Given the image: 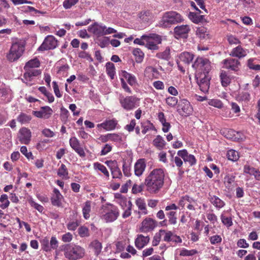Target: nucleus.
<instances>
[{
	"instance_id": "nucleus-1",
	"label": "nucleus",
	"mask_w": 260,
	"mask_h": 260,
	"mask_svg": "<svg viewBox=\"0 0 260 260\" xmlns=\"http://www.w3.org/2000/svg\"><path fill=\"white\" fill-rule=\"evenodd\" d=\"M164 177L165 174L162 169H154L145 180L147 190L152 193L157 192L164 185Z\"/></svg>"
},
{
	"instance_id": "nucleus-2",
	"label": "nucleus",
	"mask_w": 260,
	"mask_h": 260,
	"mask_svg": "<svg viewBox=\"0 0 260 260\" xmlns=\"http://www.w3.org/2000/svg\"><path fill=\"white\" fill-rule=\"evenodd\" d=\"M61 250L64 252L66 258L69 260H77L83 258L85 255V249L81 246L67 244L61 246Z\"/></svg>"
},
{
	"instance_id": "nucleus-3",
	"label": "nucleus",
	"mask_w": 260,
	"mask_h": 260,
	"mask_svg": "<svg viewBox=\"0 0 260 260\" xmlns=\"http://www.w3.org/2000/svg\"><path fill=\"white\" fill-rule=\"evenodd\" d=\"M183 20L181 15L175 11H170L164 14L159 22V26L166 28L172 25L181 22Z\"/></svg>"
},
{
	"instance_id": "nucleus-4",
	"label": "nucleus",
	"mask_w": 260,
	"mask_h": 260,
	"mask_svg": "<svg viewBox=\"0 0 260 260\" xmlns=\"http://www.w3.org/2000/svg\"><path fill=\"white\" fill-rule=\"evenodd\" d=\"M24 50V45L19 42L13 43L7 55V59L12 62L17 60L22 54Z\"/></svg>"
},
{
	"instance_id": "nucleus-5",
	"label": "nucleus",
	"mask_w": 260,
	"mask_h": 260,
	"mask_svg": "<svg viewBox=\"0 0 260 260\" xmlns=\"http://www.w3.org/2000/svg\"><path fill=\"white\" fill-rule=\"evenodd\" d=\"M192 66L196 70V74H209L211 70L210 62L208 59L206 58H197Z\"/></svg>"
},
{
	"instance_id": "nucleus-6",
	"label": "nucleus",
	"mask_w": 260,
	"mask_h": 260,
	"mask_svg": "<svg viewBox=\"0 0 260 260\" xmlns=\"http://www.w3.org/2000/svg\"><path fill=\"white\" fill-rule=\"evenodd\" d=\"M142 38L145 40V45L151 50L158 49L157 45L161 43V39L159 35L152 34L150 36H142Z\"/></svg>"
},
{
	"instance_id": "nucleus-7",
	"label": "nucleus",
	"mask_w": 260,
	"mask_h": 260,
	"mask_svg": "<svg viewBox=\"0 0 260 260\" xmlns=\"http://www.w3.org/2000/svg\"><path fill=\"white\" fill-rule=\"evenodd\" d=\"M198 84L200 89L204 92H207L210 87L211 77L209 74L197 73L196 75Z\"/></svg>"
},
{
	"instance_id": "nucleus-8",
	"label": "nucleus",
	"mask_w": 260,
	"mask_h": 260,
	"mask_svg": "<svg viewBox=\"0 0 260 260\" xmlns=\"http://www.w3.org/2000/svg\"><path fill=\"white\" fill-rule=\"evenodd\" d=\"M138 99L133 96L124 97L120 95L119 102L121 106L126 110H132L135 107Z\"/></svg>"
},
{
	"instance_id": "nucleus-9",
	"label": "nucleus",
	"mask_w": 260,
	"mask_h": 260,
	"mask_svg": "<svg viewBox=\"0 0 260 260\" xmlns=\"http://www.w3.org/2000/svg\"><path fill=\"white\" fill-rule=\"evenodd\" d=\"M57 41L52 36H47L44 40L42 44L39 47L38 50L44 51L53 49L57 46Z\"/></svg>"
},
{
	"instance_id": "nucleus-10",
	"label": "nucleus",
	"mask_w": 260,
	"mask_h": 260,
	"mask_svg": "<svg viewBox=\"0 0 260 260\" xmlns=\"http://www.w3.org/2000/svg\"><path fill=\"white\" fill-rule=\"evenodd\" d=\"M178 111L182 115L186 116L192 113V108L188 101L183 99L178 104Z\"/></svg>"
},
{
	"instance_id": "nucleus-11",
	"label": "nucleus",
	"mask_w": 260,
	"mask_h": 260,
	"mask_svg": "<svg viewBox=\"0 0 260 260\" xmlns=\"http://www.w3.org/2000/svg\"><path fill=\"white\" fill-rule=\"evenodd\" d=\"M25 72L23 74V79L22 80L25 83L26 85L30 86L32 85L31 83L29 82L32 81L34 77H37L41 74V71L40 70H28L24 69Z\"/></svg>"
},
{
	"instance_id": "nucleus-12",
	"label": "nucleus",
	"mask_w": 260,
	"mask_h": 260,
	"mask_svg": "<svg viewBox=\"0 0 260 260\" xmlns=\"http://www.w3.org/2000/svg\"><path fill=\"white\" fill-rule=\"evenodd\" d=\"M119 216V212L118 209L113 206H111L104 214L102 215V219L107 222H113Z\"/></svg>"
},
{
	"instance_id": "nucleus-13",
	"label": "nucleus",
	"mask_w": 260,
	"mask_h": 260,
	"mask_svg": "<svg viewBox=\"0 0 260 260\" xmlns=\"http://www.w3.org/2000/svg\"><path fill=\"white\" fill-rule=\"evenodd\" d=\"M196 204L195 201L188 196L182 197L179 201V205L184 208L186 207L189 210L194 211L195 210L194 205Z\"/></svg>"
},
{
	"instance_id": "nucleus-14",
	"label": "nucleus",
	"mask_w": 260,
	"mask_h": 260,
	"mask_svg": "<svg viewBox=\"0 0 260 260\" xmlns=\"http://www.w3.org/2000/svg\"><path fill=\"white\" fill-rule=\"evenodd\" d=\"M31 132L26 127H22L19 132V140L21 143L27 144L29 143L31 138Z\"/></svg>"
},
{
	"instance_id": "nucleus-15",
	"label": "nucleus",
	"mask_w": 260,
	"mask_h": 260,
	"mask_svg": "<svg viewBox=\"0 0 260 260\" xmlns=\"http://www.w3.org/2000/svg\"><path fill=\"white\" fill-rule=\"evenodd\" d=\"M155 221L151 218H146L142 222L140 230L142 232H147L152 231L156 226Z\"/></svg>"
},
{
	"instance_id": "nucleus-16",
	"label": "nucleus",
	"mask_w": 260,
	"mask_h": 260,
	"mask_svg": "<svg viewBox=\"0 0 260 260\" xmlns=\"http://www.w3.org/2000/svg\"><path fill=\"white\" fill-rule=\"evenodd\" d=\"M71 147L81 157H84L85 153L83 149L80 146L79 141L75 137H72L70 140Z\"/></svg>"
},
{
	"instance_id": "nucleus-17",
	"label": "nucleus",
	"mask_w": 260,
	"mask_h": 260,
	"mask_svg": "<svg viewBox=\"0 0 260 260\" xmlns=\"http://www.w3.org/2000/svg\"><path fill=\"white\" fill-rule=\"evenodd\" d=\"M223 63L226 68L234 71H238L240 66V62L238 59L232 58L224 59Z\"/></svg>"
},
{
	"instance_id": "nucleus-18",
	"label": "nucleus",
	"mask_w": 260,
	"mask_h": 260,
	"mask_svg": "<svg viewBox=\"0 0 260 260\" xmlns=\"http://www.w3.org/2000/svg\"><path fill=\"white\" fill-rule=\"evenodd\" d=\"M104 25H101L97 23H94L88 27V31L93 33L98 37L104 36Z\"/></svg>"
},
{
	"instance_id": "nucleus-19",
	"label": "nucleus",
	"mask_w": 260,
	"mask_h": 260,
	"mask_svg": "<svg viewBox=\"0 0 260 260\" xmlns=\"http://www.w3.org/2000/svg\"><path fill=\"white\" fill-rule=\"evenodd\" d=\"M146 168V164L143 159H139L135 165V174L137 176L142 175Z\"/></svg>"
},
{
	"instance_id": "nucleus-20",
	"label": "nucleus",
	"mask_w": 260,
	"mask_h": 260,
	"mask_svg": "<svg viewBox=\"0 0 260 260\" xmlns=\"http://www.w3.org/2000/svg\"><path fill=\"white\" fill-rule=\"evenodd\" d=\"M63 199L62 196L59 191L54 188L53 190V194L51 198V202L53 205L59 207L61 204V200Z\"/></svg>"
},
{
	"instance_id": "nucleus-21",
	"label": "nucleus",
	"mask_w": 260,
	"mask_h": 260,
	"mask_svg": "<svg viewBox=\"0 0 260 260\" xmlns=\"http://www.w3.org/2000/svg\"><path fill=\"white\" fill-rule=\"evenodd\" d=\"M149 237L148 236H144L142 235H140L135 240V245L137 248H142L149 242Z\"/></svg>"
},
{
	"instance_id": "nucleus-22",
	"label": "nucleus",
	"mask_w": 260,
	"mask_h": 260,
	"mask_svg": "<svg viewBox=\"0 0 260 260\" xmlns=\"http://www.w3.org/2000/svg\"><path fill=\"white\" fill-rule=\"evenodd\" d=\"M174 30L175 36L180 37L187 34L190 30V27L188 25H181L175 27Z\"/></svg>"
},
{
	"instance_id": "nucleus-23",
	"label": "nucleus",
	"mask_w": 260,
	"mask_h": 260,
	"mask_svg": "<svg viewBox=\"0 0 260 260\" xmlns=\"http://www.w3.org/2000/svg\"><path fill=\"white\" fill-rule=\"evenodd\" d=\"M106 163L108 165L111 164L112 165L111 170L113 178H121L122 176L119 168L117 167L116 162L107 161Z\"/></svg>"
},
{
	"instance_id": "nucleus-24",
	"label": "nucleus",
	"mask_w": 260,
	"mask_h": 260,
	"mask_svg": "<svg viewBox=\"0 0 260 260\" xmlns=\"http://www.w3.org/2000/svg\"><path fill=\"white\" fill-rule=\"evenodd\" d=\"M246 54V51L240 46L234 48L230 53V55L238 57L239 58L245 56Z\"/></svg>"
},
{
	"instance_id": "nucleus-25",
	"label": "nucleus",
	"mask_w": 260,
	"mask_h": 260,
	"mask_svg": "<svg viewBox=\"0 0 260 260\" xmlns=\"http://www.w3.org/2000/svg\"><path fill=\"white\" fill-rule=\"evenodd\" d=\"M116 124L117 122L115 120H107L106 121L101 124H99L98 125V127H102L103 128L107 131H110L114 129Z\"/></svg>"
},
{
	"instance_id": "nucleus-26",
	"label": "nucleus",
	"mask_w": 260,
	"mask_h": 260,
	"mask_svg": "<svg viewBox=\"0 0 260 260\" xmlns=\"http://www.w3.org/2000/svg\"><path fill=\"white\" fill-rule=\"evenodd\" d=\"M40 66V61L36 58L27 61L24 67V69L36 70L35 68H38Z\"/></svg>"
},
{
	"instance_id": "nucleus-27",
	"label": "nucleus",
	"mask_w": 260,
	"mask_h": 260,
	"mask_svg": "<svg viewBox=\"0 0 260 260\" xmlns=\"http://www.w3.org/2000/svg\"><path fill=\"white\" fill-rule=\"evenodd\" d=\"M193 58V54L187 52L182 53L179 56L180 61L187 64L191 62Z\"/></svg>"
},
{
	"instance_id": "nucleus-28",
	"label": "nucleus",
	"mask_w": 260,
	"mask_h": 260,
	"mask_svg": "<svg viewBox=\"0 0 260 260\" xmlns=\"http://www.w3.org/2000/svg\"><path fill=\"white\" fill-rule=\"evenodd\" d=\"M196 34L201 39H208L210 38L207 29L204 27H199L197 30Z\"/></svg>"
},
{
	"instance_id": "nucleus-29",
	"label": "nucleus",
	"mask_w": 260,
	"mask_h": 260,
	"mask_svg": "<svg viewBox=\"0 0 260 260\" xmlns=\"http://www.w3.org/2000/svg\"><path fill=\"white\" fill-rule=\"evenodd\" d=\"M189 19L194 23H198L204 20V15H199L198 13L190 12L188 15Z\"/></svg>"
},
{
	"instance_id": "nucleus-30",
	"label": "nucleus",
	"mask_w": 260,
	"mask_h": 260,
	"mask_svg": "<svg viewBox=\"0 0 260 260\" xmlns=\"http://www.w3.org/2000/svg\"><path fill=\"white\" fill-rule=\"evenodd\" d=\"M139 17L143 22H148L152 18V15L149 11H144L139 13Z\"/></svg>"
},
{
	"instance_id": "nucleus-31",
	"label": "nucleus",
	"mask_w": 260,
	"mask_h": 260,
	"mask_svg": "<svg viewBox=\"0 0 260 260\" xmlns=\"http://www.w3.org/2000/svg\"><path fill=\"white\" fill-rule=\"evenodd\" d=\"M210 201L213 205L217 208H222L224 205V202L215 196H210Z\"/></svg>"
},
{
	"instance_id": "nucleus-32",
	"label": "nucleus",
	"mask_w": 260,
	"mask_h": 260,
	"mask_svg": "<svg viewBox=\"0 0 260 260\" xmlns=\"http://www.w3.org/2000/svg\"><path fill=\"white\" fill-rule=\"evenodd\" d=\"M165 144L164 140L159 135L153 140V145L159 150L162 149Z\"/></svg>"
},
{
	"instance_id": "nucleus-33",
	"label": "nucleus",
	"mask_w": 260,
	"mask_h": 260,
	"mask_svg": "<svg viewBox=\"0 0 260 260\" xmlns=\"http://www.w3.org/2000/svg\"><path fill=\"white\" fill-rule=\"evenodd\" d=\"M221 82L223 86H227L231 82L230 78L224 71H222L220 75Z\"/></svg>"
},
{
	"instance_id": "nucleus-34",
	"label": "nucleus",
	"mask_w": 260,
	"mask_h": 260,
	"mask_svg": "<svg viewBox=\"0 0 260 260\" xmlns=\"http://www.w3.org/2000/svg\"><path fill=\"white\" fill-rule=\"evenodd\" d=\"M133 53L134 55L136 57V62L139 63L141 62L143 59L144 54L141 49L139 48L135 49Z\"/></svg>"
},
{
	"instance_id": "nucleus-35",
	"label": "nucleus",
	"mask_w": 260,
	"mask_h": 260,
	"mask_svg": "<svg viewBox=\"0 0 260 260\" xmlns=\"http://www.w3.org/2000/svg\"><path fill=\"white\" fill-rule=\"evenodd\" d=\"M90 246L94 250L96 255H98L100 254L102 248V244L101 242L96 240H95L91 243Z\"/></svg>"
},
{
	"instance_id": "nucleus-36",
	"label": "nucleus",
	"mask_w": 260,
	"mask_h": 260,
	"mask_svg": "<svg viewBox=\"0 0 260 260\" xmlns=\"http://www.w3.org/2000/svg\"><path fill=\"white\" fill-rule=\"evenodd\" d=\"M226 155L229 160L234 161H237L239 158L238 152L233 149L229 150Z\"/></svg>"
},
{
	"instance_id": "nucleus-37",
	"label": "nucleus",
	"mask_w": 260,
	"mask_h": 260,
	"mask_svg": "<svg viewBox=\"0 0 260 260\" xmlns=\"http://www.w3.org/2000/svg\"><path fill=\"white\" fill-rule=\"evenodd\" d=\"M94 168L96 170H98L102 172L107 177H109V172L106 168L102 164L95 162L93 165Z\"/></svg>"
},
{
	"instance_id": "nucleus-38",
	"label": "nucleus",
	"mask_w": 260,
	"mask_h": 260,
	"mask_svg": "<svg viewBox=\"0 0 260 260\" xmlns=\"http://www.w3.org/2000/svg\"><path fill=\"white\" fill-rule=\"evenodd\" d=\"M122 76L124 77L127 81L128 83L131 85H134L136 83V79L134 76H133L132 75L126 72V71L122 72Z\"/></svg>"
},
{
	"instance_id": "nucleus-39",
	"label": "nucleus",
	"mask_w": 260,
	"mask_h": 260,
	"mask_svg": "<svg viewBox=\"0 0 260 260\" xmlns=\"http://www.w3.org/2000/svg\"><path fill=\"white\" fill-rule=\"evenodd\" d=\"M106 69L107 74L111 79H113L115 75V68L114 64L110 62L107 63Z\"/></svg>"
},
{
	"instance_id": "nucleus-40",
	"label": "nucleus",
	"mask_w": 260,
	"mask_h": 260,
	"mask_svg": "<svg viewBox=\"0 0 260 260\" xmlns=\"http://www.w3.org/2000/svg\"><path fill=\"white\" fill-rule=\"evenodd\" d=\"M31 117L23 113H21L17 117V120L21 124L26 123L29 122Z\"/></svg>"
},
{
	"instance_id": "nucleus-41",
	"label": "nucleus",
	"mask_w": 260,
	"mask_h": 260,
	"mask_svg": "<svg viewBox=\"0 0 260 260\" xmlns=\"http://www.w3.org/2000/svg\"><path fill=\"white\" fill-rule=\"evenodd\" d=\"M136 204L138 207L139 209L142 211L144 214H147V210L146 208V204L143 199L141 198L138 199L136 201Z\"/></svg>"
},
{
	"instance_id": "nucleus-42",
	"label": "nucleus",
	"mask_w": 260,
	"mask_h": 260,
	"mask_svg": "<svg viewBox=\"0 0 260 260\" xmlns=\"http://www.w3.org/2000/svg\"><path fill=\"white\" fill-rule=\"evenodd\" d=\"M235 177L233 176H226L224 178V184L225 186L228 189H231L233 186V184L235 182Z\"/></svg>"
},
{
	"instance_id": "nucleus-43",
	"label": "nucleus",
	"mask_w": 260,
	"mask_h": 260,
	"mask_svg": "<svg viewBox=\"0 0 260 260\" xmlns=\"http://www.w3.org/2000/svg\"><path fill=\"white\" fill-rule=\"evenodd\" d=\"M41 110L44 119L49 118L53 113L52 109L48 106L42 107Z\"/></svg>"
},
{
	"instance_id": "nucleus-44",
	"label": "nucleus",
	"mask_w": 260,
	"mask_h": 260,
	"mask_svg": "<svg viewBox=\"0 0 260 260\" xmlns=\"http://www.w3.org/2000/svg\"><path fill=\"white\" fill-rule=\"evenodd\" d=\"M90 211V203L89 202H86L83 208V214L84 217L85 219L89 218L90 215L89 212Z\"/></svg>"
},
{
	"instance_id": "nucleus-45",
	"label": "nucleus",
	"mask_w": 260,
	"mask_h": 260,
	"mask_svg": "<svg viewBox=\"0 0 260 260\" xmlns=\"http://www.w3.org/2000/svg\"><path fill=\"white\" fill-rule=\"evenodd\" d=\"M0 201L2 203V204L0 206L2 209H6L9 206L10 202L8 199V196L6 194L1 196Z\"/></svg>"
},
{
	"instance_id": "nucleus-46",
	"label": "nucleus",
	"mask_w": 260,
	"mask_h": 260,
	"mask_svg": "<svg viewBox=\"0 0 260 260\" xmlns=\"http://www.w3.org/2000/svg\"><path fill=\"white\" fill-rule=\"evenodd\" d=\"M78 234L81 237L89 236V231L87 228L82 226L78 229Z\"/></svg>"
},
{
	"instance_id": "nucleus-47",
	"label": "nucleus",
	"mask_w": 260,
	"mask_h": 260,
	"mask_svg": "<svg viewBox=\"0 0 260 260\" xmlns=\"http://www.w3.org/2000/svg\"><path fill=\"white\" fill-rule=\"evenodd\" d=\"M160 232L161 234V236L164 235V240L165 241H167V242L171 241V239H172V236L173 235V233L171 232H170V231L166 232L165 230H160Z\"/></svg>"
},
{
	"instance_id": "nucleus-48",
	"label": "nucleus",
	"mask_w": 260,
	"mask_h": 260,
	"mask_svg": "<svg viewBox=\"0 0 260 260\" xmlns=\"http://www.w3.org/2000/svg\"><path fill=\"white\" fill-rule=\"evenodd\" d=\"M41 244L43 249L45 251H50V241L48 238L45 237L41 241Z\"/></svg>"
},
{
	"instance_id": "nucleus-49",
	"label": "nucleus",
	"mask_w": 260,
	"mask_h": 260,
	"mask_svg": "<svg viewBox=\"0 0 260 260\" xmlns=\"http://www.w3.org/2000/svg\"><path fill=\"white\" fill-rule=\"evenodd\" d=\"M221 221L224 225L228 228L230 227L233 224L232 219L231 217H228L221 215Z\"/></svg>"
},
{
	"instance_id": "nucleus-50",
	"label": "nucleus",
	"mask_w": 260,
	"mask_h": 260,
	"mask_svg": "<svg viewBox=\"0 0 260 260\" xmlns=\"http://www.w3.org/2000/svg\"><path fill=\"white\" fill-rule=\"evenodd\" d=\"M170 56V49H166L164 52L158 53L156 54V56L161 59L168 60Z\"/></svg>"
},
{
	"instance_id": "nucleus-51",
	"label": "nucleus",
	"mask_w": 260,
	"mask_h": 260,
	"mask_svg": "<svg viewBox=\"0 0 260 260\" xmlns=\"http://www.w3.org/2000/svg\"><path fill=\"white\" fill-rule=\"evenodd\" d=\"M57 174L59 176L62 177H66L68 176V173L64 165L62 164L61 165L60 167L58 169Z\"/></svg>"
},
{
	"instance_id": "nucleus-52",
	"label": "nucleus",
	"mask_w": 260,
	"mask_h": 260,
	"mask_svg": "<svg viewBox=\"0 0 260 260\" xmlns=\"http://www.w3.org/2000/svg\"><path fill=\"white\" fill-rule=\"evenodd\" d=\"M209 105L214 106L215 107L218 108H221L223 107V104L222 102L217 99H213L211 100L208 102Z\"/></svg>"
},
{
	"instance_id": "nucleus-53",
	"label": "nucleus",
	"mask_w": 260,
	"mask_h": 260,
	"mask_svg": "<svg viewBox=\"0 0 260 260\" xmlns=\"http://www.w3.org/2000/svg\"><path fill=\"white\" fill-rule=\"evenodd\" d=\"M166 103L172 107L175 106L178 103V100L174 96H169L166 99Z\"/></svg>"
},
{
	"instance_id": "nucleus-54",
	"label": "nucleus",
	"mask_w": 260,
	"mask_h": 260,
	"mask_svg": "<svg viewBox=\"0 0 260 260\" xmlns=\"http://www.w3.org/2000/svg\"><path fill=\"white\" fill-rule=\"evenodd\" d=\"M176 212L174 211H170L167 213L169 218V221L171 224H175L176 223V217L175 216Z\"/></svg>"
},
{
	"instance_id": "nucleus-55",
	"label": "nucleus",
	"mask_w": 260,
	"mask_h": 260,
	"mask_svg": "<svg viewBox=\"0 0 260 260\" xmlns=\"http://www.w3.org/2000/svg\"><path fill=\"white\" fill-rule=\"evenodd\" d=\"M253 59H249L247 61V66L248 67L252 70L258 71L260 70V65L259 64H254L253 62Z\"/></svg>"
},
{
	"instance_id": "nucleus-56",
	"label": "nucleus",
	"mask_w": 260,
	"mask_h": 260,
	"mask_svg": "<svg viewBox=\"0 0 260 260\" xmlns=\"http://www.w3.org/2000/svg\"><path fill=\"white\" fill-rule=\"evenodd\" d=\"M78 1V0H65L63 5L64 8L69 9L75 5Z\"/></svg>"
},
{
	"instance_id": "nucleus-57",
	"label": "nucleus",
	"mask_w": 260,
	"mask_h": 260,
	"mask_svg": "<svg viewBox=\"0 0 260 260\" xmlns=\"http://www.w3.org/2000/svg\"><path fill=\"white\" fill-rule=\"evenodd\" d=\"M161 237V234L160 232V231L159 232V233L155 234V236L153 237V239L152 241V245L153 246H157L159 244V243L160 241Z\"/></svg>"
},
{
	"instance_id": "nucleus-58",
	"label": "nucleus",
	"mask_w": 260,
	"mask_h": 260,
	"mask_svg": "<svg viewBox=\"0 0 260 260\" xmlns=\"http://www.w3.org/2000/svg\"><path fill=\"white\" fill-rule=\"evenodd\" d=\"M143 185H137L136 184H134L132 189V193L134 194H137L141 192L143 190Z\"/></svg>"
},
{
	"instance_id": "nucleus-59",
	"label": "nucleus",
	"mask_w": 260,
	"mask_h": 260,
	"mask_svg": "<svg viewBox=\"0 0 260 260\" xmlns=\"http://www.w3.org/2000/svg\"><path fill=\"white\" fill-rule=\"evenodd\" d=\"M58 246V242L55 237H52L50 240V250L56 249Z\"/></svg>"
},
{
	"instance_id": "nucleus-60",
	"label": "nucleus",
	"mask_w": 260,
	"mask_h": 260,
	"mask_svg": "<svg viewBox=\"0 0 260 260\" xmlns=\"http://www.w3.org/2000/svg\"><path fill=\"white\" fill-rule=\"evenodd\" d=\"M78 56L79 57L82 58H86L87 60L89 61H92L93 59L91 56L85 51H81L79 53Z\"/></svg>"
},
{
	"instance_id": "nucleus-61",
	"label": "nucleus",
	"mask_w": 260,
	"mask_h": 260,
	"mask_svg": "<svg viewBox=\"0 0 260 260\" xmlns=\"http://www.w3.org/2000/svg\"><path fill=\"white\" fill-rule=\"evenodd\" d=\"M109 39L108 37H104L99 40V46L102 48H104L108 45Z\"/></svg>"
},
{
	"instance_id": "nucleus-62",
	"label": "nucleus",
	"mask_w": 260,
	"mask_h": 260,
	"mask_svg": "<svg viewBox=\"0 0 260 260\" xmlns=\"http://www.w3.org/2000/svg\"><path fill=\"white\" fill-rule=\"evenodd\" d=\"M227 39L229 43L231 44H238L240 43V41L235 37L230 35L227 36Z\"/></svg>"
},
{
	"instance_id": "nucleus-63",
	"label": "nucleus",
	"mask_w": 260,
	"mask_h": 260,
	"mask_svg": "<svg viewBox=\"0 0 260 260\" xmlns=\"http://www.w3.org/2000/svg\"><path fill=\"white\" fill-rule=\"evenodd\" d=\"M239 99L241 101L248 102L250 100V94L248 92H243L240 94Z\"/></svg>"
},
{
	"instance_id": "nucleus-64",
	"label": "nucleus",
	"mask_w": 260,
	"mask_h": 260,
	"mask_svg": "<svg viewBox=\"0 0 260 260\" xmlns=\"http://www.w3.org/2000/svg\"><path fill=\"white\" fill-rule=\"evenodd\" d=\"M184 161L188 162L190 165H193L196 164V160L194 156L193 155H188L186 156V157L184 160Z\"/></svg>"
}]
</instances>
